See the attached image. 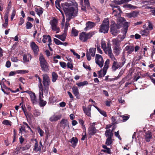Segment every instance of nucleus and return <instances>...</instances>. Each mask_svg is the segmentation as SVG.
<instances>
[{
    "instance_id": "f257e3e1",
    "label": "nucleus",
    "mask_w": 155,
    "mask_h": 155,
    "mask_svg": "<svg viewBox=\"0 0 155 155\" xmlns=\"http://www.w3.org/2000/svg\"><path fill=\"white\" fill-rule=\"evenodd\" d=\"M78 4L74 0H70L69 2H65L61 4L62 7L67 17V21H69L71 18L76 16L78 14V10L74 8L73 6L76 7L78 6Z\"/></svg>"
},
{
    "instance_id": "f03ea898",
    "label": "nucleus",
    "mask_w": 155,
    "mask_h": 155,
    "mask_svg": "<svg viewBox=\"0 0 155 155\" xmlns=\"http://www.w3.org/2000/svg\"><path fill=\"white\" fill-rule=\"evenodd\" d=\"M117 24H116V27L117 28H120L121 26L123 25L124 26V30L125 33H126L128 29V23L126 21L124 18L119 17L117 18Z\"/></svg>"
},
{
    "instance_id": "7ed1b4c3",
    "label": "nucleus",
    "mask_w": 155,
    "mask_h": 155,
    "mask_svg": "<svg viewBox=\"0 0 155 155\" xmlns=\"http://www.w3.org/2000/svg\"><path fill=\"white\" fill-rule=\"evenodd\" d=\"M94 31H91L88 33L83 32L79 35V39L82 42H87L88 39H90L94 35Z\"/></svg>"
},
{
    "instance_id": "20e7f679",
    "label": "nucleus",
    "mask_w": 155,
    "mask_h": 155,
    "mask_svg": "<svg viewBox=\"0 0 155 155\" xmlns=\"http://www.w3.org/2000/svg\"><path fill=\"white\" fill-rule=\"evenodd\" d=\"M109 28V23L108 18H105L101 25L99 31L104 33L108 32Z\"/></svg>"
},
{
    "instance_id": "39448f33",
    "label": "nucleus",
    "mask_w": 155,
    "mask_h": 155,
    "mask_svg": "<svg viewBox=\"0 0 155 155\" xmlns=\"http://www.w3.org/2000/svg\"><path fill=\"white\" fill-rule=\"evenodd\" d=\"M42 76L43 77L42 83L44 87L45 90L48 91L49 86L51 83L50 79L47 74H44Z\"/></svg>"
},
{
    "instance_id": "423d86ee",
    "label": "nucleus",
    "mask_w": 155,
    "mask_h": 155,
    "mask_svg": "<svg viewBox=\"0 0 155 155\" xmlns=\"http://www.w3.org/2000/svg\"><path fill=\"white\" fill-rule=\"evenodd\" d=\"M110 63V60L107 59L105 62L103 68L102 74V70H101L98 72V78L104 77L106 74L107 69L109 67V64Z\"/></svg>"
},
{
    "instance_id": "0eeeda50",
    "label": "nucleus",
    "mask_w": 155,
    "mask_h": 155,
    "mask_svg": "<svg viewBox=\"0 0 155 155\" xmlns=\"http://www.w3.org/2000/svg\"><path fill=\"white\" fill-rule=\"evenodd\" d=\"M50 24L51 26L52 30L54 31H56V33H58L60 31V28L58 26V21L55 19L54 18L53 20L50 21Z\"/></svg>"
},
{
    "instance_id": "6e6552de",
    "label": "nucleus",
    "mask_w": 155,
    "mask_h": 155,
    "mask_svg": "<svg viewBox=\"0 0 155 155\" xmlns=\"http://www.w3.org/2000/svg\"><path fill=\"white\" fill-rule=\"evenodd\" d=\"M113 62L112 69L113 71H115L117 69L121 68L124 65L125 61L123 62H117L116 59L115 61H113Z\"/></svg>"
},
{
    "instance_id": "1a4fd4ad",
    "label": "nucleus",
    "mask_w": 155,
    "mask_h": 155,
    "mask_svg": "<svg viewBox=\"0 0 155 155\" xmlns=\"http://www.w3.org/2000/svg\"><path fill=\"white\" fill-rule=\"evenodd\" d=\"M95 62L100 68L103 67L104 61L102 56L98 54H96L95 57Z\"/></svg>"
},
{
    "instance_id": "9d476101",
    "label": "nucleus",
    "mask_w": 155,
    "mask_h": 155,
    "mask_svg": "<svg viewBox=\"0 0 155 155\" xmlns=\"http://www.w3.org/2000/svg\"><path fill=\"white\" fill-rule=\"evenodd\" d=\"M61 129H64L65 128L69 129V123L66 119H63L59 124Z\"/></svg>"
},
{
    "instance_id": "9b49d317",
    "label": "nucleus",
    "mask_w": 155,
    "mask_h": 155,
    "mask_svg": "<svg viewBox=\"0 0 155 155\" xmlns=\"http://www.w3.org/2000/svg\"><path fill=\"white\" fill-rule=\"evenodd\" d=\"M110 32L111 33L114 35L116 36L119 32L117 27H116V24H114V22L112 21L111 23Z\"/></svg>"
},
{
    "instance_id": "f8f14e48",
    "label": "nucleus",
    "mask_w": 155,
    "mask_h": 155,
    "mask_svg": "<svg viewBox=\"0 0 155 155\" xmlns=\"http://www.w3.org/2000/svg\"><path fill=\"white\" fill-rule=\"evenodd\" d=\"M95 123H91L89 128L88 133L90 135H93L96 133L97 130L95 127Z\"/></svg>"
},
{
    "instance_id": "ddd939ff",
    "label": "nucleus",
    "mask_w": 155,
    "mask_h": 155,
    "mask_svg": "<svg viewBox=\"0 0 155 155\" xmlns=\"http://www.w3.org/2000/svg\"><path fill=\"white\" fill-rule=\"evenodd\" d=\"M101 47L105 52L107 51L108 47L111 48V44L110 41L108 42L107 44V46L106 43L105 41L104 40H102L101 42Z\"/></svg>"
},
{
    "instance_id": "4468645a",
    "label": "nucleus",
    "mask_w": 155,
    "mask_h": 155,
    "mask_svg": "<svg viewBox=\"0 0 155 155\" xmlns=\"http://www.w3.org/2000/svg\"><path fill=\"white\" fill-rule=\"evenodd\" d=\"M105 53L108 55L112 61H115L116 59L112 53L111 48L108 47L107 51Z\"/></svg>"
},
{
    "instance_id": "2eb2a0df",
    "label": "nucleus",
    "mask_w": 155,
    "mask_h": 155,
    "mask_svg": "<svg viewBox=\"0 0 155 155\" xmlns=\"http://www.w3.org/2000/svg\"><path fill=\"white\" fill-rule=\"evenodd\" d=\"M30 46L33 50L35 54L37 55L39 51V48L38 46L34 42L31 43Z\"/></svg>"
},
{
    "instance_id": "dca6fc26",
    "label": "nucleus",
    "mask_w": 155,
    "mask_h": 155,
    "mask_svg": "<svg viewBox=\"0 0 155 155\" xmlns=\"http://www.w3.org/2000/svg\"><path fill=\"white\" fill-rule=\"evenodd\" d=\"M144 137V139L147 142H150V140L153 138L151 133L150 131L146 132Z\"/></svg>"
},
{
    "instance_id": "f3484780",
    "label": "nucleus",
    "mask_w": 155,
    "mask_h": 155,
    "mask_svg": "<svg viewBox=\"0 0 155 155\" xmlns=\"http://www.w3.org/2000/svg\"><path fill=\"white\" fill-rule=\"evenodd\" d=\"M43 38L42 40V42L45 43L46 42V41L48 40L49 43L48 44V46H49L51 44V40L50 36L49 35H44L43 36Z\"/></svg>"
},
{
    "instance_id": "a211bd4d",
    "label": "nucleus",
    "mask_w": 155,
    "mask_h": 155,
    "mask_svg": "<svg viewBox=\"0 0 155 155\" xmlns=\"http://www.w3.org/2000/svg\"><path fill=\"white\" fill-rule=\"evenodd\" d=\"M83 110L85 114L88 117H91V105H89L87 107H83Z\"/></svg>"
},
{
    "instance_id": "6ab92c4d",
    "label": "nucleus",
    "mask_w": 155,
    "mask_h": 155,
    "mask_svg": "<svg viewBox=\"0 0 155 155\" xmlns=\"http://www.w3.org/2000/svg\"><path fill=\"white\" fill-rule=\"evenodd\" d=\"M110 5L113 7L116 8H117V10H114L113 8V12L114 13L116 12V13L114 14V15L115 16H119L120 15V14L122 12L120 7L113 6L112 3L110 4Z\"/></svg>"
},
{
    "instance_id": "aec40b11",
    "label": "nucleus",
    "mask_w": 155,
    "mask_h": 155,
    "mask_svg": "<svg viewBox=\"0 0 155 155\" xmlns=\"http://www.w3.org/2000/svg\"><path fill=\"white\" fill-rule=\"evenodd\" d=\"M61 118V115L54 114L51 116L49 118V120L51 122H55L60 120Z\"/></svg>"
},
{
    "instance_id": "412c9836",
    "label": "nucleus",
    "mask_w": 155,
    "mask_h": 155,
    "mask_svg": "<svg viewBox=\"0 0 155 155\" xmlns=\"http://www.w3.org/2000/svg\"><path fill=\"white\" fill-rule=\"evenodd\" d=\"M95 23L91 21H88L86 24V27L84 30L87 31V30L90 29L95 25Z\"/></svg>"
},
{
    "instance_id": "4be33fe9",
    "label": "nucleus",
    "mask_w": 155,
    "mask_h": 155,
    "mask_svg": "<svg viewBox=\"0 0 155 155\" xmlns=\"http://www.w3.org/2000/svg\"><path fill=\"white\" fill-rule=\"evenodd\" d=\"M125 50L127 51V53L131 54L134 51V47L133 46L129 45L127 46L125 48Z\"/></svg>"
},
{
    "instance_id": "5701e85b",
    "label": "nucleus",
    "mask_w": 155,
    "mask_h": 155,
    "mask_svg": "<svg viewBox=\"0 0 155 155\" xmlns=\"http://www.w3.org/2000/svg\"><path fill=\"white\" fill-rule=\"evenodd\" d=\"M113 47L120 46V41L118 38H113L112 40Z\"/></svg>"
},
{
    "instance_id": "b1692460",
    "label": "nucleus",
    "mask_w": 155,
    "mask_h": 155,
    "mask_svg": "<svg viewBox=\"0 0 155 155\" xmlns=\"http://www.w3.org/2000/svg\"><path fill=\"white\" fill-rule=\"evenodd\" d=\"M31 56L30 54H24L23 56V61L24 63L28 62L31 60Z\"/></svg>"
},
{
    "instance_id": "393cba45",
    "label": "nucleus",
    "mask_w": 155,
    "mask_h": 155,
    "mask_svg": "<svg viewBox=\"0 0 155 155\" xmlns=\"http://www.w3.org/2000/svg\"><path fill=\"white\" fill-rule=\"evenodd\" d=\"M69 142L71 143L72 147L75 148L78 143V140L76 137H73L69 140Z\"/></svg>"
},
{
    "instance_id": "a878e982",
    "label": "nucleus",
    "mask_w": 155,
    "mask_h": 155,
    "mask_svg": "<svg viewBox=\"0 0 155 155\" xmlns=\"http://www.w3.org/2000/svg\"><path fill=\"white\" fill-rule=\"evenodd\" d=\"M42 70L45 72H47L49 70V65L47 62L40 65Z\"/></svg>"
},
{
    "instance_id": "bb28decb",
    "label": "nucleus",
    "mask_w": 155,
    "mask_h": 155,
    "mask_svg": "<svg viewBox=\"0 0 155 155\" xmlns=\"http://www.w3.org/2000/svg\"><path fill=\"white\" fill-rule=\"evenodd\" d=\"M114 53L116 55H118L120 53L121 48L120 46L113 47Z\"/></svg>"
},
{
    "instance_id": "cd10ccee",
    "label": "nucleus",
    "mask_w": 155,
    "mask_h": 155,
    "mask_svg": "<svg viewBox=\"0 0 155 155\" xmlns=\"http://www.w3.org/2000/svg\"><path fill=\"white\" fill-rule=\"evenodd\" d=\"M55 36L57 38L60 39L62 41H64L66 37V34L64 33L62 35H55Z\"/></svg>"
},
{
    "instance_id": "c85d7f7f",
    "label": "nucleus",
    "mask_w": 155,
    "mask_h": 155,
    "mask_svg": "<svg viewBox=\"0 0 155 155\" xmlns=\"http://www.w3.org/2000/svg\"><path fill=\"white\" fill-rule=\"evenodd\" d=\"M35 11L37 13V14L40 16L43 13V9L42 8L38 6V8H35Z\"/></svg>"
},
{
    "instance_id": "c756f323",
    "label": "nucleus",
    "mask_w": 155,
    "mask_h": 155,
    "mask_svg": "<svg viewBox=\"0 0 155 155\" xmlns=\"http://www.w3.org/2000/svg\"><path fill=\"white\" fill-rule=\"evenodd\" d=\"M41 95V93L39 92V100L40 101L39 104L41 106L43 107L45 106L46 105L47 102L46 101H44L42 99Z\"/></svg>"
},
{
    "instance_id": "7c9ffc66",
    "label": "nucleus",
    "mask_w": 155,
    "mask_h": 155,
    "mask_svg": "<svg viewBox=\"0 0 155 155\" xmlns=\"http://www.w3.org/2000/svg\"><path fill=\"white\" fill-rule=\"evenodd\" d=\"M39 61L40 62V65L47 63L45 59L42 54H40L39 58Z\"/></svg>"
},
{
    "instance_id": "2f4dec72",
    "label": "nucleus",
    "mask_w": 155,
    "mask_h": 155,
    "mask_svg": "<svg viewBox=\"0 0 155 155\" xmlns=\"http://www.w3.org/2000/svg\"><path fill=\"white\" fill-rule=\"evenodd\" d=\"M137 13L135 11L131 13H127L126 16L128 18H130L131 17H135L137 16Z\"/></svg>"
},
{
    "instance_id": "473e14b6",
    "label": "nucleus",
    "mask_w": 155,
    "mask_h": 155,
    "mask_svg": "<svg viewBox=\"0 0 155 155\" xmlns=\"http://www.w3.org/2000/svg\"><path fill=\"white\" fill-rule=\"evenodd\" d=\"M73 92L75 96L78 97L79 95V93L78 91V88L76 86H74L72 88Z\"/></svg>"
},
{
    "instance_id": "72a5a7b5",
    "label": "nucleus",
    "mask_w": 155,
    "mask_h": 155,
    "mask_svg": "<svg viewBox=\"0 0 155 155\" xmlns=\"http://www.w3.org/2000/svg\"><path fill=\"white\" fill-rule=\"evenodd\" d=\"M96 48H91L89 49L88 54L91 56L94 57L95 56Z\"/></svg>"
},
{
    "instance_id": "f704fd0d",
    "label": "nucleus",
    "mask_w": 155,
    "mask_h": 155,
    "mask_svg": "<svg viewBox=\"0 0 155 155\" xmlns=\"http://www.w3.org/2000/svg\"><path fill=\"white\" fill-rule=\"evenodd\" d=\"M149 32L148 29L147 28L146 29L141 30L140 31V34L143 36H147L148 35Z\"/></svg>"
},
{
    "instance_id": "c9c22d12",
    "label": "nucleus",
    "mask_w": 155,
    "mask_h": 155,
    "mask_svg": "<svg viewBox=\"0 0 155 155\" xmlns=\"http://www.w3.org/2000/svg\"><path fill=\"white\" fill-rule=\"evenodd\" d=\"M105 134L107 137H112L113 134L110 130L109 129L106 131Z\"/></svg>"
},
{
    "instance_id": "e433bc0d",
    "label": "nucleus",
    "mask_w": 155,
    "mask_h": 155,
    "mask_svg": "<svg viewBox=\"0 0 155 155\" xmlns=\"http://www.w3.org/2000/svg\"><path fill=\"white\" fill-rule=\"evenodd\" d=\"M94 106L96 109H97L101 115H103L104 117H106L107 116L106 113L105 111L103 110L100 109L99 108L96 106Z\"/></svg>"
},
{
    "instance_id": "4c0bfd02",
    "label": "nucleus",
    "mask_w": 155,
    "mask_h": 155,
    "mask_svg": "<svg viewBox=\"0 0 155 155\" xmlns=\"http://www.w3.org/2000/svg\"><path fill=\"white\" fill-rule=\"evenodd\" d=\"M52 81L53 82H55L58 79V75L57 73L54 72H53L52 73Z\"/></svg>"
},
{
    "instance_id": "58836bf2",
    "label": "nucleus",
    "mask_w": 155,
    "mask_h": 155,
    "mask_svg": "<svg viewBox=\"0 0 155 155\" xmlns=\"http://www.w3.org/2000/svg\"><path fill=\"white\" fill-rule=\"evenodd\" d=\"M31 100L32 103L34 104L36 103V99L35 94L34 93H33L30 96Z\"/></svg>"
},
{
    "instance_id": "ea45409f",
    "label": "nucleus",
    "mask_w": 155,
    "mask_h": 155,
    "mask_svg": "<svg viewBox=\"0 0 155 155\" xmlns=\"http://www.w3.org/2000/svg\"><path fill=\"white\" fill-rule=\"evenodd\" d=\"M123 33L124 34V35L121 36L120 35H119L116 38H118V40L120 41V42L123 41L125 38L126 36V33H125L124 32V30L123 31Z\"/></svg>"
},
{
    "instance_id": "a19ab883",
    "label": "nucleus",
    "mask_w": 155,
    "mask_h": 155,
    "mask_svg": "<svg viewBox=\"0 0 155 155\" xmlns=\"http://www.w3.org/2000/svg\"><path fill=\"white\" fill-rule=\"evenodd\" d=\"M88 84V83L87 81H84L83 82H81L78 83H77L76 84L78 85V87H81L84 86L85 85H86Z\"/></svg>"
},
{
    "instance_id": "79ce46f5",
    "label": "nucleus",
    "mask_w": 155,
    "mask_h": 155,
    "mask_svg": "<svg viewBox=\"0 0 155 155\" xmlns=\"http://www.w3.org/2000/svg\"><path fill=\"white\" fill-rule=\"evenodd\" d=\"M124 6L127 8H129L131 9H134L137 8V7L130 4H127L125 5Z\"/></svg>"
},
{
    "instance_id": "37998d69",
    "label": "nucleus",
    "mask_w": 155,
    "mask_h": 155,
    "mask_svg": "<svg viewBox=\"0 0 155 155\" xmlns=\"http://www.w3.org/2000/svg\"><path fill=\"white\" fill-rule=\"evenodd\" d=\"M60 0H56L55 1V5L56 8L58 9L60 12L62 13V11L61 10L60 8H61L59 4Z\"/></svg>"
},
{
    "instance_id": "c03bdc74",
    "label": "nucleus",
    "mask_w": 155,
    "mask_h": 155,
    "mask_svg": "<svg viewBox=\"0 0 155 155\" xmlns=\"http://www.w3.org/2000/svg\"><path fill=\"white\" fill-rule=\"evenodd\" d=\"M38 87L39 89V90L41 91L40 92L41 93V94L42 96L43 97V85L41 82L39 83V84L38 85Z\"/></svg>"
},
{
    "instance_id": "a18cd8bd",
    "label": "nucleus",
    "mask_w": 155,
    "mask_h": 155,
    "mask_svg": "<svg viewBox=\"0 0 155 155\" xmlns=\"http://www.w3.org/2000/svg\"><path fill=\"white\" fill-rule=\"evenodd\" d=\"M28 71L27 70H19L16 71V73L19 74H24L28 73Z\"/></svg>"
},
{
    "instance_id": "49530a36",
    "label": "nucleus",
    "mask_w": 155,
    "mask_h": 155,
    "mask_svg": "<svg viewBox=\"0 0 155 155\" xmlns=\"http://www.w3.org/2000/svg\"><path fill=\"white\" fill-rule=\"evenodd\" d=\"M111 137H108L106 140V144L107 145H110L112 143Z\"/></svg>"
},
{
    "instance_id": "de8ad7c7",
    "label": "nucleus",
    "mask_w": 155,
    "mask_h": 155,
    "mask_svg": "<svg viewBox=\"0 0 155 155\" xmlns=\"http://www.w3.org/2000/svg\"><path fill=\"white\" fill-rule=\"evenodd\" d=\"M70 51L72 53L73 55L76 56V58L78 59L80 58V55H79L78 53H76L73 49H71L70 50Z\"/></svg>"
},
{
    "instance_id": "09e8293b",
    "label": "nucleus",
    "mask_w": 155,
    "mask_h": 155,
    "mask_svg": "<svg viewBox=\"0 0 155 155\" xmlns=\"http://www.w3.org/2000/svg\"><path fill=\"white\" fill-rule=\"evenodd\" d=\"M72 34L74 36H77L78 35V32L74 28H72Z\"/></svg>"
},
{
    "instance_id": "8fccbe9b",
    "label": "nucleus",
    "mask_w": 155,
    "mask_h": 155,
    "mask_svg": "<svg viewBox=\"0 0 155 155\" xmlns=\"http://www.w3.org/2000/svg\"><path fill=\"white\" fill-rule=\"evenodd\" d=\"M33 25L30 22H27L26 23V28L27 29H31Z\"/></svg>"
},
{
    "instance_id": "3c124183",
    "label": "nucleus",
    "mask_w": 155,
    "mask_h": 155,
    "mask_svg": "<svg viewBox=\"0 0 155 155\" xmlns=\"http://www.w3.org/2000/svg\"><path fill=\"white\" fill-rule=\"evenodd\" d=\"M37 130L38 132L39 133L40 136H43L44 134V131L39 127H38Z\"/></svg>"
},
{
    "instance_id": "603ef678",
    "label": "nucleus",
    "mask_w": 155,
    "mask_h": 155,
    "mask_svg": "<svg viewBox=\"0 0 155 155\" xmlns=\"http://www.w3.org/2000/svg\"><path fill=\"white\" fill-rule=\"evenodd\" d=\"M112 3H114L116 5H121L123 4L122 0H114L112 2Z\"/></svg>"
},
{
    "instance_id": "864d4df0",
    "label": "nucleus",
    "mask_w": 155,
    "mask_h": 155,
    "mask_svg": "<svg viewBox=\"0 0 155 155\" xmlns=\"http://www.w3.org/2000/svg\"><path fill=\"white\" fill-rule=\"evenodd\" d=\"M2 123L4 124L7 125L11 126V122L7 120H4Z\"/></svg>"
},
{
    "instance_id": "5fc2aeb1",
    "label": "nucleus",
    "mask_w": 155,
    "mask_h": 155,
    "mask_svg": "<svg viewBox=\"0 0 155 155\" xmlns=\"http://www.w3.org/2000/svg\"><path fill=\"white\" fill-rule=\"evenodd\" d=\"M69 21H67V18H66V22L65 28H64V31L65 32L66 31H67L68 28V26H69V24L68 22Z\"/></svg>"
},
{
    "instance_id": "6e6d98bb",
    "label": "nucleus",
    "mask_w": 155,
    "mask_h": 155,
    "mask_svg": "<svg viewBox=\"0 0 155 155\" xmlns=\"http://www.w3.org/2000/svg\"><path fill=\"white\" fill-rule=\"evenodd\" d=\"M67 65L68 68H70L71 70L73 69V66L72 64L71 63L69 62H68Z\"/></svg>"
},
{
    "instance_id": "4d7b16f0",
    "label": "nucleus",
    "mask_w": 155,
    "mask_h": 155,
    "mask_svg": "<svg viewBox=\"0 0 155 155\" xmlns=\"http://www.w3.org/2000/svg\"><path fill=\"white\" fill-rule=\"evenodd\" d=\"M54 41L55 43L57 45H61V43H62L61 42L56 38H54Z\"/></svg>"
},
{
    "instance_id": "13d9d810",
    "label": "nucleus",
    "mask_w": 155,
    "mask_h": 155,
    "mask_svg": "<svg viewBox=\"0 0 155 155\" xmlns=\"http://www.w3.org/2000/svg\"><path fill=\"white\" fill-rule=\"evenodd\" d=\"M59 63L60 65L62 68H65L66 67L67 64L65 62H60Z\"/></svg>"
},
{
    "instance_id": "bf43d9fd",
    "label": "nucleus",
    "mask_w": 155,
    "mask_h": 155,
    "mask_svg": "<svg viewBox=\"0 0 155 155\" xmlns=\"http://www.w3.org/2000/svg\"><path fill=\"white\" fill-rule=\"evenodd\" d=\"M91 55L89 54H88V51H87L86 53V56L87 57V60L88 61H90L91 59Z\"/></svg>"
},
{
    "instance_id": "052dcab7",
    "label": "nucleus",
    "mask_w": 155,
    "mask_h": 155,
    "mask_svg": "<svg viewBox=\"0 0 155 155\" xmlns=\"http://www.w3.org/2000/svg\"><path fill=\"white\" fill-rule=\"evenodd\" d=\"M83 66L84 68L88 69L89 70H91V69L90 67L84 63H83Z\"/></svg>"
},
{
    "instance_id": "680f3d73",
    "label": "nucleus",
    "mask_w": 155,
    "mask_h": 155,
    "mask_svg": "<svg viewBox=\"0 0 155 155\" xmlns=\"http://www.w3.org/2000/svg\"><path fill=\"white\" fill-rule=\"evenodd\" d=\"M114 134L115 136L117 137H118L119 139L120 140H121V139L119 135V132L118 131H117V132H115Z\"/></svg>"
},
{
    "instance_id": "e2e57ef3",
    "label": "nucleus",
    "mask_w": 155,
    "mask_h": 155,
    "mask_svg": "<svg viewBox=\"0 0 155 155\" xmlns=\"http://www.w3.org/2000/svg\"><path fill=\"white\" fill-rule=\"evenodd\" d=\"M84 2L86 6L88 7L89 6L90 4L88 0H84Z\"/></svg>"
},
{
    "instance_id": "0e129e2a",
    "label": "nucleus",
    "mask_w": 155,
    "mask_h": 155,
    "mask_svg": "<svg viewBox=\"0 0 155 155\" xmlns=\"http://www.w3.org/2000/svg\"><path fill=\"white\" fill-rule=\"evenodd\" d=\"M24 20L22 18H20V21L19 22V23L18 24V25H22L24 23Z\"/></svg>"
},
{
    "instance_id": "69168bd1",
    "label": "nucleus",
    "mask_w": 155,
    "mask_h": 155,
    "mask_svg": "<svg viewBox=\"0 0 155 155\" xmlns=\"http://www.w3.org/2000/svg\"><path fill=\"white\" fill-rule=\"evenodd\" d=\"M122 118L123 120L124 121H126L128 119L129 117L127 116H122Z\"/></svg>"
},
{
    "instance_id": "338daca9",
    "label": "nucleus",
    "mask_w": 155,
    "mask_h": 155,
    "mask_svg": "<svg viewBox=\"0 0 155 155\" xmlns=\"http://www.w3.org/2000/svg\"><path fill=\"white\" fill-rule=\"evenodd\" d=\"M11 66V62L9 61H7L6 64V66L7 68H9Z\"/></svg>"
},
{
    "instance_id": "774afa93",
    "label": "nucleus",
    "mask_w": 155,
    "mask_h": 155,
    "mask_svg": "<svg viewBox=\"0 0 155 155\" xmlns=\"http://www.w3.org/2000/svg\"><path fill=\"white\" fill-rule=\"evenodd\" d=\"M11 60L14 62H17L18 61L17 58L13 57L11 58Z\"/></svg>"
}]
</instances>
